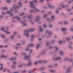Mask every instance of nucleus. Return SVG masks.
Returning <instances> with one entry per match:
<instances>
[{"label": "nucleus", "mask_w": 73, "mask_h": 73, "mask_svg": "<svg viewBox=\"0 0 73 73\" xmlns=\"http://www.w3.org/2000/svg\"><path fill=\"white\" fill-rule=\"evenodd\" d=\"M35 31V29H31L30 31L28 30H25L24 32L23 35L26 36L27 37H29V34L28 33L29 31L30 32H33Z\"/></svg>", "instance_id": "obj_1"}, {"label": "nucleus", "mask_w": 73, "mask_h": 73, "mask_svg": "<svg viewBox=\"0 0 73 73\" xmlns=\"http://www.w3.org/2000/svg\"><path fill=\"white\" fill-rule=\"evenodd\" d=\"M30 6L32 8H33L34 9H36V11H34L35 13H36V12H40V9H37V8L35 6V5L33 4V1H31L30 3Z\"/></svg>", "instance_id": "obj_2"}, {"label": "nucleus", "mask_w": 73, "mask_h": 73, "mask_svg": "<svg viewBox=\"0 0 73 73\" xmlns=\"http://www.w3.org/2000/svg\"><path fill=\"white\" fill-rule=\"evenodd\" d=\"M18 4L19 5V6H18L16 5H15V6L13 7V8L14 9L20 8V7H21V6L22 5V3H21V2L19 3H18Z\"/></svg>", "instance_id": "obj_3"}, {"label": "nucleus", "mask_w": 73, "mask_h": 73, "mask_svg": "<svg viewBox=\"0 0 73 73\" xmlns=\"http://www.w3.org/2000/svg\"><path fill=\"white\" fill-rule=\"evenodd\" d=\"M61 60V58L60 57H58L56 58H54L53 59V60H54V61H60Z\"/></svg>", "instance_id": "obj_4"}, {"label": "nucleus", "mask_w": 73, "mask_h": 73, "mask_svg": "<svg viewBox=\"0 0 73 73\" xmlns=\"http://www.w3.org/2000/svg\"><path fill=\"white\" fill-rule=\"evenodd\" d=\"M31 55H29L27 56H26L24 58V59L25 60H27V61H29L30 60V57H31Z\"/></svg>", "instance_id": "obj_5"}, {"label": "nucleus", "mask_w": 73, "mask_h": 73, "mask_svg": "<svg viewBox=\"0 0 73 73\" xmlns=\"http://www.w3.org/2000/svg\"><path fill=\"white\" fill-rule=\"evenodd\" d=\"M21 23L23 24V27H25V26H28V24L25 23L24 21H22L21 22Z\"/></svg>", "instance_id": "obj_6"}, {"label": "nucleus", "mask_w": 73, "mask_h": 73, "mask_svg": "<svg viewBox=\"0 0 73 73\" xmlns=\"http://www.w3.org/2000/svg\"><path fill=\"white\" fill-rule=\"evenodd\" d=\"M40 17L38 16L36 17V18L35 19V21L36 22H37L39 21V20L40 19Z\"/></svg>", "instance_id": "obj_7"}, {"label": "nucleus", "mask_w": 73, "mask_h": 73, "mask_svg": "<svg viewBox=\"0 0 73 73\" xmlns=\"http://www.w3.org/2000/svg\"><path fill=\"white\" fill-rule=\"evenodd\" d=\"M46 33H48L49 35H52V32L50 31L49 30H46Z\"/></svg>", "instance_id": "obj_8"}, {"label": "nucleus", "mask_w": 73, "mask_h": 73, "mask_svg": "<svg viewBox=\"0 0 73 73\" xmlns=\"http://www.w3.org/2000/svg\"><path fill=\"white\" fill-rule=\"evenodd\" d=\"M70 72H72L70 69L68 68L66 70V73H70Z\"/></svg>", "instance_id": "obj_9"}, {"label": "nucleus", "mask_w": 73, "mask_h": 73, "mask_svg": "<svg viewBox=\"0 0 73 73\" xmlns=\"http://www.w3.org/2000/svg\"><path fill=\"white\" fill-rule=\"evenodd\" d=\"M7 57V56H5L3 54H1V58H6Z\"/></svg>", "instance_id": "obj_10"}, {"label": "nucleus", "mask_w": 73, "mask_h": 73, "mask_svg": "<svg viewBox=\"0 0 73 73\" xmlns=\"http://www.w3.org/2000/svg\"><path fill=\"white\" fill-rule=\"evenodd\" d=\"M39 31L40 32H43L44 30L42 28V27L39 26Z\"/></svg>", "instance_id": "obj_11"}, {"label": "nucleus", "mask_w": 73, "mask_h": 73, "mask_svg": "<svg viewBox=\"0 0 73 73\" xmlns=\"http://www.w3.org/2000/svg\"><path fill=\"white\" fill-rule=\"evenodd\" d=\"M27 66H32L33 65L32 61H30L27 65Z\"/></svg>", "instance_id": "obj_12"}, {"label": "nucleus", "mask_w": 73, "mask_h": 73, "mask_svg": "<svg viewBox=\"0 0 73 73\" xmlns=\"http://www.w3.org/2000/svg\"><path fill=\"white\" fill-rule=\"evenodd\" d=\"M34 46V44L33 43H31L30 44H29L28 45V46L29 47H33Z\"/></svg>", "instance_id": "obj_13"}, {"label": "nucleus", "mask_w": 73, "mask_h": 73, "mask_svg": "<svg viewBox=\"0 0 73 73\" xmlns=\"http://www.w3.org/2000/svg\"><path fill=\"white\" fill-rule=\"evenodd\" d=\"M15 36V35H11L10 37V39H11V40H14V38Z\"/></svg>", "instance_id": "obj_14"}, {"label": "nucleus", "mask_w": 73, "mask_h": 73, "mask_svg": "<svg viewBox=\"0 0 73 73\" xmlns=\"http://www.w3.org/2000/svg\"><path fill=\"white\" fill-rule=\"evenodd\" d=\"M31 41H33V38H35V35H32L31 36Z\"/></svg>", "instance_id": "obj_15"}, {"label": "nucleus", "mask_w": 73, "mask_h": 73, "mask_svg": "<svg viewBox=\"0 0 73 73\" xmlns=\"http://www.w3.org/2000/svg\"><path fill=\"white\" fill-rule=\"evenodd\" d=\"M49 72L51 73H55L56 71L54 70H49Z\"/></svg>", "instance_id": "obj_16"}, {"label": "nucleus", "mask_w": 73, "mask_h": 73, "mask_svg": "<svg viewBox=\"0 0 73 73\" xmlns=\"http://www.w3.org/2000/svg\"><path fill=\"white\" fill-rule=\"evenodd\" d=\"M45 54V52L44 51H43L40 53V56H42V55H44Z\"/></svg>", "instance_id": "obj_17"}, {"label": "nucleus", "mask_w": 73, "mask_h": 73, "mask_svg": "<svg viewBox=\"0 0 73 73\" xmlns=\"http://www.w3.org/2000/svg\"><path fill=\"white\" fill-rule=\"evenodd\" d=\"M40 47V44H36V49H38V48Z\"/></svg>", "instance_id": "obj_18"}, {"label": "nucleus", "mask_w": 73, "mask_h": 73, "mask_svg": "<svg viewBox=\"0 0 73 73\" xmlns=\"http://www.w3.org/2000/svg\"><path fill=\"white\" fill-rule=\"evenodd\" d=\"M64 51H60L59 52V54H60L61 56H62V55L64 54Z\"/></svg>", "instance_id": "obj_19"}, {"label": "nucleus", "mask_w": 73, "mask_h": 73, "mask_svg": "<svg viewBox=\"0 0 73 73\" xmlns=\"http://www.w3.org/2000/svg\"><path fill=\"white\" fill-rule=\"evenodd\" d=\"M25 64H21V65H19L18 66V68H21L22 66H25Z\"/></svg>", "instance_id": "obj_20"}, {"label": "nucleus", "mask_w": 73, "mask_h": 73, "mask_svg": "<svg viewBox=\"0 0 73 73\" xmlns=\"http://www.w3.org/2000/svg\"><path fill=\"white\" fill-rule=\"evenodd\" d=\"M55 48L56 50L55 51V53H56V52H57V50H58L59 48H58V47H55Z\"/></svg>", "instance_id": "obj_21"}, {"label": "nucleus", "mask_w": 73, "mask_h": 73, "mask_svg": "<svg viewBox=\"0 0 73 73\" xmlns=\"http://www.w3.org/2000/svg\"><path fill=\"white\" fill-rule=\"evenodd\" d=\"M51 19H52V21H54V19L55 18V17L54 15H52L51 17Z\"/></svg>", "instance_id": "obj_22"}, {"label": "nucleus", "mask_w": 73, "mask_h": 73, "mask_svg": "<svg viewBox=\"0 0 73 73\" xmlns=\"http://www.w3.org/2000/svg\"><path fill=\"white\" fill-rule=\"evenodd\" d=\"M5 33H6L7 34H9V35H10L11 33V32H8L7 30H6L5 31Z\"/></svg>", "instance_id": "obj_23"}, {"label": "nucleus", "mask_w": 73, "mask_h": 73, "mask_svg": "<svg viewBox=\"0 0 73 73\" xmlns=\"http://www.w3.org/2000/svg\"><path fill=\"white\" fill-rule=\"evenodd\" d=\"M62 32H64L66 31V28H63L62 29H61Z\"/></svg>", "instance_id": "obj_24"}, {"label": "nucleus", "mask_w": 73, "mask_h": 73, "mask_svg": "<svg viewBox=\"0 0 73 73\" xmlns=\"http://www.w3.org/2000/svg\"><path fill=\"white\" fill-rule=\"evenodd\" d=\"M14 18H17V20H20V18H19V17L18 16H17L16 17H14Z\"/></svg>", "instance_id": "obj_25"}, {"label": "nucleus", "mask_w": 73, "mask_h": 73, "mask_svg": "<svg viewBox=\"0 0 73 73\" xmlns=\"http://www.w3.org/2000/svg\"><path fill=\"white\" fill-rule=\"evenodd\" d=\"M48 16V14H45L43 15V17L44 18H45L46 17Z\"/></svg>", "instance_id": "obj_26"}, {"label": "nucleus", "mask_w": 73, "mask_h": 73, "mask_svg": "<svg viewBox=\"0 0 73 73\" xmlns=\"http://www.w3.org/2000/svg\"><path fill=\"white\" fill-rule=\"evenodd\" d=\"M54 41H55V39H53L51 41V42L52 44H54Z\"/></svg>", "instance_id": "obj_27"}, {"label": "nucleus", "mask_w": 73, "mask_h": 73, "mask_svg": "<svg viewBox=\"0 0 73 73\" xmlns=\"http://www.w3.org/2000/svg\"><path fill=\"white\" fill-rule=\"evenodd\" d=\"M45 67H42L39 69V70H44V69H45Z\"/></svg>", "instance_id": "obj_28"}, {"label": "nucleus", "mask_w": 73, "mask_h": 73, "mask_svg": "<svg viewBox=\"0 0 73 73\" xmlns=\"http://www.w3.org/2000/svg\"><path fill=\"white\" fill-rule=\"evenodd\" d=\"M16 59V58L15 57L13 58H12L10 59V60H11V61H13V60H15Z\"/></svg>", "instance_id": "obj_29"}, {"label": "nucleus", "mask_w": 73, "mask_h": 73, "mask_svg": "<svg viewBox=\"0 0 73 73\" xmlns=\"http://www.w3.org/2000/svg\"><path fill=\"white\" fill-rule=\"evenodd\" d=\"M5 27H2L1 29V31H5Z\"/></svg>", "instance_id": "obj_30"}, {"label": "nucleus", "mask_w": 73, "mask_h": 73, "mask_svg": "<svg viewBox=\"0 0 73 73\" xmlns=\"http://www.w3.org/2000/svg\"><path fill=\"white\" fill-rule=\"evenodd\" d=\"M64 23L66 25V24H69V23L68 22L64 21Z\"/></svg>", "instance_id": "obj_31"}, {"label": "nucleus", "mask_w": 73, "mask_h": 73, "mask_svg": "<svg viewBox=\"0 0 73 73\" xmlns=\"http://www.w3.org/2000/svg\"><path fill=\"white\" fill-rule=\"evenodd\" d=\"M21 54L22 55H24V56H26V55H27V54L23 52H21Z\"/></svg>", "instance_id": "obj_32"}, {"label": "nucleus", "mask_w": 73, "mask_h": 73, "mask_svg": "<svg viewBox=\"0 0 73 73\" xmlns=\"http://www.w3.org/2000/svg\"><path fill=\"white\" fill-rule=\"evenodd\" d=\"M4 9H8V7H4L2 9V10H4Z\"/></svg>", "instance_id": "obj_33"}, {"label": "nucleus", "mask_w": 73, "mask_h": 73, "mask_svg": "<svg viewBox=\"0 0 73 73\" xmlns=\"http://www.w3.org/2000/svg\"><path fill=\"white\" fill-rule=\"evenodd\" d=\"M48 6L49 8H51L52 7V6L50 5L49 4V3L48 4Z\"/></svg>", "instance_id": "obj_34"}, {"label": "nucleus", "mask_w": 73, "mask_h": 73, "mask_svg": "<svg viewBox=\"0 0 73 73\" xmlns=\"http://www.w3.org/2000/svg\"><path fill=\"white\" fill-rule=\"evenodd\" d=\"M47 26H46V24H44L43 25V27H44L45 28H46Z\"/></svg>", "instance_id": "obj_35"}, {"label": "nucleus", "mask_w": 73, "mask_h": 73, "mask_svg": "<svg viewBox=\"0 0 73 73\" xmlns=\"http://www.w3.org/2000/svg\"><path fill=\"white\" fill-rule=\"evenodd\" d=\"M21 45V44L20 43H17L16 44V46H20V45Z\"/></svg>", "instance_id": "obj_36"}, {"label": "nucleus", "mask_w": 73, "mask_h": 73, "mask_svg": "<svg viewBox=\"0 0 73 73\" xmlns=\"http://www.w3.org/2000/svg\"><path fill=\"white\" fill-rule=\"evenodd\" d=\"M53 66L52 65H49L48 66V68H52Z\"/></svg>", "instance_id": "obj_37"}, {"label": "nucleus", "mask_w": 73, "mask_h": 73, "mask_svg": "<svg viewBox=\"0 0 73 73\" xmlns=\"http://www.w3.org/2000/svg\"><path fill=\"white\" fill-rule=\"evenodd\" d=\"M17 32H14L13 33V35H17Z\"/></svg>", "instance_id": "obj_38"}, {"label": "nucleus", "mask_w": 73, "mask_h": 73, "mask_svg": "<svg viewBox=\"0 0 73 73\" xmlns=\"http://www.w3.org/2000/svg\"><path fill=\"white\" fill-rule=\"evenodd\" d=\"M49 28H53V26L52 25H49Z\"/></svg>", "instance_id": "obj_39"}, {"label": "nucleus", "mask_w": 73, "mask_h": 73, "mask_svg": "<svg viewBox=\"0 0 73 73\" xmlns=\"http://www.w3.org/2000/svg\"><path fill=\"white\" fill-rule=\"evenodd\" d=\"M32 16V14H31L28 16V18L29 19L30 18H31Z\"/></svg>", "instance_id": "obj_40"}, {"label": "nucleus", "mask_w": 73, "mask_h": 73, "mask_svg": "<svg viewBox=\"0 0 73 73\" xmlns=\"http://www.w3.org/2000/svg\"><path fill=\"white\" fill-rule=\"evenodd\" d=\"M7 68H5V69H4L3 70V72H6V71H7Z\"/></svg>", "instance_id": "obj_41"}, {"label": "nucleus", "mask_w": 73, "mask_h": 73, "mask_svg": "<svg viewBox=\"0 0 73 73\" xmlns=\"http://www.w3.org/2000/svg\"><path fill=\"white\" fill-rule=\"evenodd\" d=\"M68 48H69V49H73V47L71 46H68Z\"/></svg>", "instance_id": "obj_42"}, {"label": "nucleus", "mask_w": 73, "mask_h": 73, "mask_svg": "<svg viewBox=\"0 0 73 73\" xmlns=\"http://www.w3.org/2000/svg\"><path fill=\"white\" fill-rule=\"evenodd\" d=\"M43 62H44V63H47L48 61L46 60H43Z\"/></svg>", "instance_id": "obj_43"}, {"label": "nucleus", "mask_w": 73, "mask_h": 73, "mask_svg": "<svg viewBox=\"0 0 73 73\" xmlns=\"http://www.w3.org/2000/svg\"><path fill=\"white\" fill-rule=\"evenodd\" d=\"M1 36L3 38H5V36H4V35L2 34L1 35Z\"/></svg>", "instance_id": "obj_44"}, {"label": "nucleus", "mask_w": 73, "mask_h": 73, "mask_svg": "<svg viewBox=\"0 0 73 73\" xmlns=\"http://www.w3.org/2000/svg\"><path fill=\"white\" fill-rule=\"evenodd\" d=\"M34 64L35 65H37V64H38V62H34Z\"/></svg>", "instance_id": "obj_45"}, {"label": "nucleus", "mask_w": 73, "mask_h": 73, "mask_svg": "<svg viewBox=\"0 0 73 73\" xmlns=\"http://www.w3.org/2000/svg\"><path fill=\"white\" fill-rule=\"evenodd\" d=\"M6 13L7 14L9 13V14H11V11H8Z\"/></svg>", "instance_id": "obj_46"}, {"label": "nucleus", "mask_w": 73, "mask_h": 73, "mask_svg": "<svg viewBox=\"0 0 73 73\" xmlns=\"http://www.w3.org/2000/svg\"><path fill=\"white\" fill-rule=\"evenodd\" d=\"M53 48V46H51L49 47L48 48L49 49H52Z\"/></svg>", "instance_id": "obj_47"}, {"label": "nucleus", "mask_w": 73, "mask_h": 73, "mask_svg": "<svg viewBox=\"0 0 73 73\" xmlns=\"http://www.w3.org/2000/svg\"><path fill=\"white\" fill-rule=\"evenodd\" d=\"M4 68V67H2L0 68V70H3V69Z\"/></svg>", "instance_id": "obj_48"}, {"label": "nucleus", "mask_w": 73, "mask_h": 73, "mask_svg": "<svg viewBox=\"0 0 73 73\" xmlns=\"http://www.w3.org/2000/svg\"><path fill=\"white\" fill-rule=\"evenodd\" d=\"M56 13L57 14H58L59 13V11L57 10H56Z\"/></svg>", "instance_id": "obj_49"}, {"label": "nucleus", "mask_w": 73, "mask_h": 73, "mask_svg": "<svg viewBox=\"0 0 73 73\" xmlns=\"http://www.w3.org/2000/svg\"><path fill=\"white\" fill-rule=\"evenodd\" d=\"M34 70H33L31 71H29V73H31L32 72H33Z\"/></svg>", "instance_id": "obj_50"}, {"label": "nucleus", "mask_w": 73, "mask_h": 73, "mask_svg": "<svg viewBox=\"0 0 73 73\" xmlns=\"http://www.w3.org/2000/svg\"><path fill=\"white\" fill-rule=\"evenodd\" d=\"M25 14V13H23L22 14H21L20 15V16H23V15H24Z\"/></svg>", "instance_id": "obj_51"}, {"label": "nucleus", "mask_w": 73, "mask_h": 73, "mask_svg": "<svg viewBox=\"0 0 73 73\" xmlns=\"http://www.w3.org/2000/svg\"><path fill=\"white\" fill-rule=\"evenodd\" d=\"M70 40V38L69 37L68 38H67V41H69V40Z\"/></svg>", "instance_id": "obj_52"}, {"label": "nucleus", "mask_w": 73, "mask_h": 73, "mask_svg": "<svg viewBox=\"0 0 73 73\" xmlns=\"http://www.w3.org/2000/svg\"><path fill=\"white\" fill-rule=\"evenodd\" d=\"M39 62L40 63V64H41V63H42V62H43V60H40L39 61Z\"/></svg>", "instance_id": "obj_53"}, {"label": "nucleus", "mask_w": 73, "mask_h": 73, "mask_svg": "<svg viewBox=\"0 0 73 73\" xmlns=\"http://www.w3.org/2000/svg\"><path fill=\"white\" fill-rule=\"evenodd\" d=\"M6 1L8 3H10L11 2V0H6Z\"/></svg>", "instance_id": "obj_54"}, {"label": "nucleus", "mask_w": 73, "mask_h": 73, "mask_svg": "<svg viewBox=\"0 0 73 73\" xmlns=\"http://www.w3.org/2000/svg\"><path fill=\"white\" fill-rule=\"evenodd\" d=\"M0 17L1 18H2V19H3V18H4V17L3 16V15H0Z\"/></svg>", "instance_id": "obj_55"}, {"label": "nucleus", "mask_w": 73, "mask_h": 73, "mask_svg": "<svg viewBox=\"0 0 73 73\" xmlns=\"http://www.w3.org/2000/svg\"><path fill=\"white\" fill-rule=\"evenodd\" d=\"M32 52H33V50H30V51L29 52V53H32Z\"/></svg>", "instance_id": "obj_56"}, {"label": "nucleus", "mask_w": 73, "mask_h": 73, "mask_svg": "<svg viewBox=\"0 0 73 73\" xmlns=\"http://www.w3.org/2000/svg\"><path fill=\"white\" fill-rule=\"evenodd\" d=\"M49 45V43L47 42L46 43V46H48V45Z\"/></svg>", "instance_id": "obj_57"}, {"label": "nucleus", "mask_w": 73, "mask_h": 73, "mask_svg": "<svg viewBox=\"0 0 73 73\" xmlns=\"http://www.w3.org/2000/svg\"><path fill=\"white\" fill-rule=\"evenodd\" d=\"M26 72V70H24L22 71V72L23 73H25V72Z\"/></svg>", "instance_id": "obj_58"}, {"label": "nucleus", "mask_w": 73, "mask_h": 73, "mask_svg": "<svg viewBox=\"0 0 73 73\" xmlns=\"http://www.w3.org/2000/svg\"><path fill=\"white\" fill-rule=\"evenodd\" d=\"M3 48V45H0V48Z\"/></svg>", "instance_id": "obj_59"}, {"label": "nucleus", "mask_w": 73, "mask_h": 73, "mask_svg": "<svg viewBox=\"0 0 73 73\" xmlns=\"http://www.w3.org/2000/svg\"><path fill=\"white\" fill-rule=\"evenodd\" d=\"M69 15H73V13L72 12L70 13H69Z\"/></svg>", "instance_id": "obj_60"}, {"label": "nucleus", "mask_w": 73, "mask_h": 73, "mask_svg": "<svg viewBox=\"0 0 73 73\" xmlns=\"http://www.w3.org/2000/svg\"><path fill=\"white\" fill-rule=\"evenodd\" d=\"M62 7H63V8H65V7H66V6L65 5H62Z\"/></svg>", "instance_id": "obj_61"}, {"label": "nucleus", "mask_w": 73, "mask_h": 73, "mask_svg": "<svg viewBox=\"0 0 73 73\" xmlns=\"http://www.w3.org/2000/svg\"><path fill=\"white\" fill-rule=\"evenodd\" d=\"M58 65V64H57V63H56L55 64V66H57Z\"/></svg>", "instance_id": "obj_62"}, {"label": "nucleus", "mask_w": 73, "mask_h": 73, "mask_svg": "<svg viewBox=\"0 0 73 73\" xmlns=\"http://www.w3.org/2000/svg\"><path fill=\"white\" fill-rule=\"evenodd\" d=\"M13 64L14 65H15V64H17L16 62H14L13 63Z\"/></svg>", "instance_id": "obj_63"}, {"label": "nucleus", "mask_w": 73, "mask_h": 73, "mask_svg": "<svg viewBox=\"0 0 73 73\" xmlns=\"http://www.w3.org/2000/svg\"><path fill=\"white\" fill-rule=\"evenodd\" d=\"M59 24H62V22H60L59 23Z\"/></svg>", "instance_id": "obj_64"}]
</instances>
